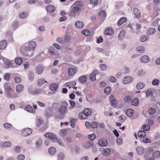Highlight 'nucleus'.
<instances>
[{
	"mask_svg": "<svg viewBox=\"0 0 160 160\" xmlns=\"http://www.w3.org/2000/svg\"><path fill=\"white\" fill-rule=\"evenodd\" d=\"M68 103L65 102H62L61 105L58 108V112L61 115H64L68 112Z\"/></svg>",
	"mask_w": 160,
	"mask_h": 160,
	"instance_id": "f257e3e1",
	"label": "nucleus"
},
{
	"mask_svg": "<svg viewBox=\"0 0 160 160\" xmlns=\"http://www.w3.org/2000/svg\"><path fill=\"white\" fill-rule=\"evenodd\" d=\"M44 136L46 138L51 140L53 142H56L57 140V137L56 135L51 133L48 132L46 133L44 135Z\"/></svg>",
	"mask_w": 160,
	"mask_h": 160,
	"instance_id": "f03ea898",
	"label": "nucleus"
},
{
	"mask_svg": "<svg viewBox=\"0 0 160 160\" xmlns=\"http://www.w3.org/2000/svg\"><path fill=\"white\" fill-rule=\"evenodd\" d=\"M80 10L79 8H77L73 6L71 8L70 12H68V15L72 17H75Z\"/></svg>",
	"mask_w": 160,
	"mask_h": 160,
	"instance_id": "7ed1b4c3",
	"label": "nucleus"
},
{
	"mask_svg": "<svg viewBox=\"0 0 160 160\" xmlns=\"http://www.w3.org/2000/svg\"><path fill=\"white\" fill-rule=\"evenodd\" d=\"M34 51V50L27 47L25 49L23 55L25 57H32L33 55Z\"/></svg>",
	"mask_w": 160,
	"mask_h": 160,
	"instance_id": "20e7f679",
	"label": "nucleus"
},
{
	"mask_svg": "<svg viewBox=\"0 0 160 160\" xmlns=\"http://www.w3.org/2000/svg\"><path fill=\"white\" fill-rule=\"evenodd\" d=\"M139 61L142 63H148L150 61V58L148 56L144 55L140 57Z\"/></svg>",
	"mask_w": 160,
	"mask_h": 160,
	"instance_id": "39448f33",
	"label": "nucleus"
},
{
	"mask_svg": "<svg viewBox=\"0 0 160 160\" xmlns=\"http://www.w3.org/2000/svg\"><path fill=\"white\" fill-rule=\"evenodd\" d=\"M32 132L31 129L28 128L23 129L22 132V135L24 136H27L30 134Z\"/></svg>",
	"mask_w": 160,
	"mask_h": 160,
	"instance_id": "423d86ee",
	"label": "nucleus"
},
{
	"mask_svg": "<svg viewBox=\"0 0 160 160\" xmlns=\"http://www.w3.org/2000/svg\"><path fill=\"white\" fill-rule=\"evenodd\" d=\"M133 78L129 76H127L124 77L122 80V83L125 84H128L132 82Z\"/></svg>",
	"mask_w": 160,
	"mask_h": 160,
	"instance_id": "0eeeda50",
	"label": "nucleus"
},
{
	"mask_svg": "<svg viewBox=\"0 0 160 160\" xmlns=\"http://www.w3.org/2000/svg\"><path fill=\"white\" fill-rule=\"evenodd\" d=\"M4 87L5 89V91L6 93V94L8 96L10 95V92H11L12 89L11 87L8 85V83H5L4 85Z\"/></svg>",
	"mask_w": 160,
	"mask_h": 160,
	"instance_id": "6e6552de",
	"label": "nucleus"
},
{
	"mask_svg": "<svg viewBox=\"0 0 160 160\" xmlns=\"http://www.w3.org/2000/svg\"><path fill=\"white\" fill-rule=\"evenodd\" d=\"M45 115L47 118H49L53 115L54 112L51 108H49L46 110Z\"/></svg>",
	"mask_w": 160,
	"mask_h": 160,
	"instance_id": "1a4fd4ad",
	"label": "nucleus"
},
{
	"mask_svg": "<svg viewBox=\"0 0 160 160\" xmlns=\"http://www.w3.org/2000/svg\"><path fill=\"white\" fill-rule=\"evenodd\" d=\"M44 70V67L41 65H39L36 67V72L38 74H41Z\"/></svg>",
	"mask_w": 160,
	"mask_h": 160,
	"instance_id": "9d476101",
	"label": "nucleus"
},
{
	"mask_svg": "<svg viewBox=\"0 0 160 160\" xmlns=\"http://www.w3.org/2000/svg\"><path fill=\"white\" fill-rule=\"evenodd\" d=\"M46 9L47 11L50 13L53 12L55 10V7L52 5H48L46 7Z\"/></svg>",
	"mask_w": 160,
	"mask_h": 160,
	"instance_id": "9b49d317",
	"label": "nucleus"
},
{
	"mask_svg": "<svg viewBox=\"0 0 160 160\" xmlns=\"http://www.w3.org/2000/svg\"><path fill=\"white\" fill-rule=\"evenodd\" d=\"M12 143L9 141L2 142L0 143V146L2 147H9L12 146Z\"/></svg>",
	"mask_w": 160,
	"mask_h": 160,
	"instance_id": "f8f14e48",
	"label": "nucleus"
},
{
	"mask_svg": "<svg viewBox=\"0 0 160 160\" xmlns=\"http://www.w3.org/2000/svg\"><path fill=\"white\" fill-rule=\"evenodd\" d=\"M7 45V42L5 40H2L0 42V49H4Z\"/></svg>",
	"mask_w": 160,
	"mask_h": 160,
	"instance_id": "ddd939ff",
	"label": "nucleus"
},
{
	"mask_svg": "<svg viewBox=\"0 0 160 160\" xmlns=\"http://www.w3.org/2000/svg\"><path fill=\"white\" fill-rule=\"evenodd\" d=\"M98 143L101 147H105L107 144V142L106 139H101L98 141Z\"/></svg>",
	"mask_w": 160,
	"mask_h": 160,
	"instance_id": "4468645a",
	"label": "nucleus"
},
{
	"mask_svg": "<svg viewBox=\"0 0 160 160\" xmlns=\"http://www.w3.org/2000/svg\"><path fill=\"white\" fill-rule=\"evenodd\" d=\"M36 43L35 42L31 41L29 42L28 47L27 48L34 51L35 48L36 47Z\"/></svg>",
	"mask_w": 160,
	"mask_h": 160,
	"instance_id": "2eb2a0df",
	"label": "nucleus"
},
{
	"mask_svg": "<svg viewBox=\"0 0 160 160\" xmlns=\"http://www.w3.org/2000/svg\"><path fill=\"white\" fill-rule=\"evenodd\" d=\"M75 25L77 28L80 29L83 28L84 25L83 23L80 21H77L75 23Z\"/></svg>",
	"mask_w": 160,
	"mask_h": 160,
	"instance_id": "dca6fc26",
	"label": "nucleus"
},
{
	"mask_svg": "<svg viewBox=\"0 0 160 160\" xmlns=\"http://www.w3.org/2000/svg\"><path fill=\"white\" fill-rule=\"evenodd\" d=\"M136 52L138 53H143L145 51V49L143 46H139L136 48Z\"/></svg>",
	"mask_w": 160,
	"mask_h": 160,
	"instance_id": "f3484780",
	"label": "nucleus"
},
{
	"mask_svg": "<svg viewBox=\"0 0 160 160\" xmlns=\"http://www.w3.org/2000/svg\"><path fill=\"white\" fill-rule=\"evenodd\" d=\"M133 11L135 17L137 18H139L141 16V14L139 10L137 8H135Z\"/></svg>",
	"mask_w": 160,
	"mask_h": 160,
	"instance_id": "a211bd4d",
	"label": "nucleus"
},
{
	"mask_svg": "<svg viewBox=\"0 0 160 160\" xmlns=\"http://www.w3.org/2000/svg\"><path fill=\"white\" fill-rule=\"evenodd\" d=\"M23 86L22 84L18 85L16 88V92L19 93L21 92L23 90Z\"/></svg>",
	"mask_w": 160,
	"mask_h": 160,
	"instance_id": "6ab92c4d",
	"label": "nucleus"
},
{
	"mask_svg": "<svg viewBox=\"0 0 160 160\" xmlns=\"http://www.w3.org/2000/svg\"><path fill=\"white\" fill-rule=\"evenodd\" d=\"M114 32L113 29L111 28H107L105 30L104 34L107 35H112Z\"/></svg>",
	"mask_w": 160,
	"mask_h": 160,
	"instance_id": "aec40b11",
	"label": "nucleus"
},
{
	"mask_svg": "<svg viewBox=\"0 0 160 160\" xmlns=\"http://www.w3.org/2000/svg\"><path fill=\"white\" fill-rule=\"evenodd\" d=\"M156 29L154 28H150L147 30V33L149 35H152L156 32Z\"/></svg>",
	"mask_w": 160,
	"mask_h": 160,
	"instance_id": "412c9836",
	"label": "nucleus"
},
{
	"mask_svg": "<svg viewBox=\"0 0 160 160\" xmlns=\"http://www.w3.org/2000/svg\"><path fill=\"white\" fill-rule=\"evenodd\" d=\"M131 103L132 105L137 106L138 104L139 100L136 98L132 99L131 101Z\"/></svg>",
	"mask_w": 160,
	"mask_h": 160,
	"instance_id": "4be33fe9",
	"label": "nucleus"
},
{
	"mask_svg": "<svg viewBox=\"0 0 160 160\" xmlns=\"http://www.w3.org/2000/svg\"><path fill=\"white\" fill-rule=\"evenodd\" d=\"M49 88L51 90L56 91L58 88V85L56 84L53 83L50 85Z\"/></svg>",
	"mask_w": 160,
	"mask_h": 160,
	"instance_id": "5701e85b",
	"label": "nucleus"
},
{
	"mask_svg": "<svg viewBox=\"0 0 160 160\" xmlns=\"http://www.w3.org/2000/svg\"><path fill=\"white\" fill-rule=\"evenodd\" d=\"M145 86V83L143 82H139L136 85V88L138 90L143 88Z\"/></svg>",
	"mask_w": 160,
	"mask_h": 160,
	"instance_id": "b1692460",
	"label": "nucleus"
},
{
	"mask_svg": "<svg viewBox=\"0 0 160 160\" xmlns=\"http://www.w3.org/2000/svg\"><path fill=\"white\" fill-rule=\"evenodd\" d=\"M26 110L29 112H32V113H35V111L34 110L32 107L29 105H28L25 108Z\"/></svg>",
	"mask_w": 160,
	"mask_h": 160,
	"instance_id": "393cba45",
	"label": "nucleus"
},
{
	"mask_svg": "<svg viewBox=\"0 0 160 160\" xmlns=\"http://www.w3.org/2000/svg\"><path fill=\"white\" fill-rule=\"evenodd\" d=\"M68 72L69 75L72 76L75 74L76 72L77 71L76 69L71 68L68 69Z\"/></svg>",
	"mask_w": 160,
	"mask_h": 160,
	"instance_id": "a878e982",
	"label": "nucleus"
},
{
	"mask_svg": "<svg viewBox=\"0 0 160 160\" xmlns=\"http://www.w3.org/2000/svg\"><path fill=\"white\" fill-rule=\"evenodd\" d=\"M28 15V12H21L19 13V17L23 19L26 18Z\"/></svg>",
	"mask_w": 160,
	"mask_h": 160,
	"instance_id": "bb28decb",
	"label": "nucleus"
},
{
	"mask_svg": "<svg viewBox=\"0 0 160 160\" xmlns=\"http://www.w3.org/2000/svg\"><path fill=\"white\" fill-rule=\"evenodd\" d=\"M83 111L80 113L78 115L79 118L81 119H86L88 117Z\"/></svg>",
	"mask_w": 160,
	"mask_h": 160,
	"instance_id": "cd10ccee",
	"label": "nucleus"
},
{
	"mask_svg": "<svg viewBox=\"0 0 160 160\" xmlns=\"http://www.w3.org/2000/svg\"><path fill=\"white\" fill-rule=\"evenodd\" d=\"M134 113V110L132 109H128L127 110L126 112L127 116L128 117L132 116Z\"/></svg>",
	"mask_w": 160,
	"mask_h": 160,
	"instance_id": "c85d7f7f",
	"label": "nucleus"
},
{
	"mask_svg": "<svg viewBox=\"0 0 160 160\" xmlns=\"http://www.w3.org/2000/svg\"><path fill=\"white\" fill-rule=\"evenodd\" d=\"M92 143V142L91 141L88 142L87 143L83 144V147L85 149H87L91 146Z\"/></svg>",
	"mask_w": 160,
	"mask_h": 160,
	"instance_id": "c756f323",
	"label": "nucleus"
},
{
	"mask_svg": "<svg viewBox=\"0 0 160 160\" xmlns=\"http://www.w3.org/2000/svg\"><path fill=\"white\" fill-rule=\"evenodd\" d=\"M137 153L139 155H142L143 153L144 150L143 148L141 147H138L136 148Z\"/></svg>",
	"mask_w": 160,
	"mask_h": 160,
	"instance_id": "7c9ffc66",
	"label": "nucleus"
},
{
	"mask_svg": "<svg viewBox=\"0 0 160 160\" xmlns=\"http://www.w3.org/2000/svg\"><path fill=\"white\" fill-rule=\"evenodd\" d=\"M48 152L50 154L53 155L56 153V149L55 148L51 147L49 148Z\"/></svg>",
	"mask_w": 160,
	"mask_h": 160,
	"instance_id": "2f4dec72",
	"label": "nucleus"
},
{
	"mask_svg": "<svg viewBox=\"0 0 160 160\" xmlns=\"http://www.w3.org/2000/svg\"><path fill=\"white\" fill-rule=\"evenodd\" d=\"M109 100L110 101V104L113 107H115L116 106V102L114 98L112 96H110Z\"/></svg>",
	"mask_w": 160,
	"mask_h": 160,
	"instance_id": "473e14b6",
	"label": "nucleus"
},
{
	"mask_svg": "<svg viewBox=\"0 0 160 160\" xmlns=\"http://www.w3.org/2000/svg\"><path fill=\"white\" fill-rule=\"evenodd\" d=\"M153 158H158L160 156V152L159 151H155L152 154Z\"/></svg>",
	"mask_w": 160,
	"mask_h": 160,
	"instance_id": "72a5a7b5",
	"label": "nucleus"
},
{
	"mask_svg": "<svg viewBox=\"0 0 160 160\" xmlns=\"http://www.w3.org/2000/svg\"><path fill=\"white\" fill-rule=\"evenodd\" d=\"M127 21V19L125 17H123L121 18L118 22L117 24L118 26H120L124 22Z\"/></svg>",
	"mask_w": 160,
	"mask_h": 160,
	"instance_id": "f704fd0d",
	"label": "nucleus"
},
{
	"mask_svg": "<svg viewBox=\"0 0 160 160\" xmlns=\"http://www.w3.org/2000/svg\"><path fill=\"white\" fill-rule=\"evenodd\" d=\"M42 144V140L40 139H38L36 142V147L37 148H39L41 147Z\"/></svg>",
	"mask_w": 160,
	"mask_h": 160,
	"instance_id": "c9c22d12",
	"label": "nucleus"
},
{
	"mask_svg": "<svg viewBox=\"0 0 160 160\" xmlns=\"http://www.w3.org/2000/svg\"><path fill=\"white\" fill-rule=\"evenodd\" d=\"M126 33V31L124 30H122L118 35V38L119 40L123 38L124 35Z\"/></svg>",
	"mask_w": 160,
	"mask_h": 160,
	"instance_id": "e433bc0d",
	"label": "nucleus"
},
{
	"mask_svg": "<svg viewBox=\"0 0 160 160\" xmlns=\"http://www.w3.org/2000/svg\"><path fill=\"white\" fill-rule=\"evenodd\" d=\"M82 2L81 1H78L76 2L74 4V7H77V8H79V10H80L81 8L82 7Z\"/></svg>",
	"mask_w": 160,
	"mask_h": 160,
	"instance_id": "4c0bfd02",
	"label": "nucleus"
},
{
	"mask_svg": "<svg viewBox=\"0 0 160 160\" xmlns=\"http://www.w3.org/2000/svg\"><path fill=\"white\" fill-rule=\"evenodd\" d=\"M87 80V78L84 75H82L79 78V81L82 83H85Z\"/></svg>",
	"mask_w": 160,
	"mask_h": 160,
	"instance_id": "58836bf2",
	"label": "nucleus"
},
{
	"mask_svg": "<svg viewBox=\"0 0 160 160\" xmlns=\"http://www.w3.org/2000/svg\"><path fill=\"white\" fill-rule=\"evenodd\" d=\"M3 61V62L7 65V68L11 67L12 63L9 60H8L7 58H4Z\"/></svg>",
	"mask_w": 160,
	"mask_h": 160,
	"instance_id": "ea45409f",
	"label": "nucleus"
},
{
	"mask_svg": "<svg viewBox=\"0 0 160 160\" xmlns=\"http://www.w3.org/2000/svg\"><path fill=\"white\" fill-rule=\"evenodd\" d=\"M57 158L58 160H63L65 158V155L63 153H59L58 154Z\"/></svg>",
	"mask_w": 160,
	"mask_h": 160,
	"instance_id": "a19ab883",
	"label": "nucleus"
},
{
	"mask_svg": "<svg viewBox=\"0 0 160 160\" xmlns=\"http://www.w3.org/2000/svg\"><path fill=\"white\" fill-rule=\"evenodd\" d=\"M146 97L148 98H150L152 96V91L150 89L148 90L146 92Z\"/></svg>",
	"mask_w": 160,
	"mask_h": 160,
	"instance_id": "79ce46f5",
	"label": "nucleus"
},
{
	"mask_svg": "<svg viewBox=\"0 0 160 160\" xmlns=\"http://www.w3.org/2000/svg\"><path fill=\"white\" fill-rule=\"evenodd\" d=\"M89 78L92 81L96 80V74L94 72H92L89 76Z\"/></svg>",
	"mask_w": 160,
	"mask_h": 160,
	"instance_id": "37998d69",
	"label": "nucleus"
},
{
	"mask_svg": "<svg viewBox=\"0 0 160 160\" xmlns=\"http://www.w3.org/2000/svg\"><path fill=\"white\" fill-rule=\"evenodd\" d=\"M83 112L85 113V114H86L87 117L91 115V111L90 109L87 108H85L83 110Z\"/></svg>",
	"mask_w": 160,
	"mask_h": 160,
	"instance_id": "c03bdc74",
	"label": "nucleus"
},
{
	"mask_svg": "<svg viewBox=\"0 0 160 160\" xmlns=\"http://www.w3.org/2000/svg\"><path fill=\"white\" fill-rule=\"evenodd\" d=\"M138 136L140 138H142L146 135V132L144 131H140L138 133Z\"/></svg>",
	"mask_w": 160,
	"mask_h": 160,
	"instance_id": "a18cd8bd",
	"label": "nucleus"
},
{
	"mask_svg": "<svg viewBox=\"0 0 160 160\" xmlns=\"http://www.w3.org/2000/svg\"><path fill=\"white\" fill-rule=\"evenodd\" d=\"M47 81H45L43 78L40 79L38 81V84L41 86L43 84L44 82H46Z\"/></svg>",
	"mask_w": 160,
	"mask_h": 160,
	"instance_id": "49530a36",
	"label": "nucleus"
},
{
	"mask_svg": "<svg viewBox=\"0 0 160 160\" xmlns=\"http://www.w3.org/2000/svg\"><path fill=\"white\" fill-rule=\"evenodd\" d=\"M15 62L17 64L20 65L22 63V60L21 58L18 57L15 59Z\"/></svg>",
	"mask_w": 160,
	"mask_h": 160,
	"instance_id": "de8ad7c7",
	"label": "nucleus"
},
{
	"mask_svg": "<svg viewBox=\"0 0 160 160\" xmlns=\"http://www.w3.org/2000/svg\"><path fill=\"white\" fill-rule=\"evenodd\" d=\"M110 150L108 148H106L104 149L103 151L102 152V154L103 155L107 156L110 153Z\"/></svg>",
	"mask_w": 160,
	"mask_h": 160,
	"instance_id": "09e8293b",
	"label": "nucleus"
},
{
	"mask_svg": "<svg viewBox=\"0 0 160 160\" xmlns=\"http://www.w3.org/2000/svg\"><path fill=\"white\" fill-rule=\"evenodd\" d=\"M43 123V120L41 119H38L36 121V125L37 126H39Z\"/></svg>",
	"mask_w": 160,
	"mask_h": 160,
	"instance_id": "8fccbe9b",
	"label": "nucleus"
},
{
	"mask_svg": "<svg viewBox=\"0 0 160 160\" xmlns=\"http://www.w3.org/2000/svg\"><path fill=\"white\" fill-rule=\"evenodd\" d=\"M34 77V73L32 71H30L28 73V78L31 81L33 80Z\"/></svg>",
	"mask_w": 160,
	"mask_h": 160,
	"instance_id": "3c124183",
	"label": "nucleus"
},
{
	"mask_svg": "<svg viewBox=\"0 0 160 160\" xmlns=\"http://www.w3.org/2000/svg\"><path fill=\"white\" fill-rule=\"evenodd\" d=\"M66 86L69 87V88H70L71 87H72L73 85H75L76 84V83L75 81H72L70 82H69L68 83H66Z\"/></svg>",
	"mask_w": 160,
	"mask_h": 160,
	"instance_id": "603ef678",
	"label": "nucleus"
},
{
	"mask_svg": "<svg viewBox=\"0 0 160 160\" xmlns=\"http://www.w3.org/2000/svg\"><path fill=\"white\" fill-rule=\"evenodd\" d=\"M145 72L142 70H140L138 71L137 74L138 76H142L145 75Z\"/></svg>",
	"mask_w": 160,
	"mask_h": 160,
	"instance_id": "864d4df0",
	"label": "nucleus"
},
{
	"mask_svg": "<svg viewBox=\"0 0 160 160\" xmlns=\"http://www.w3.org/2000/svg\"><path fill=\"white\" fill-rule=\"evenodd\" d=\"M159 80L158 79H154L152 82V84L153 85H157L159 84Z\"/></svg>",
	"mask_w": 160,
	"mask_h": 160,
	"instance_id": "5fc2aeb1",
	"label": "nucleus"
},
{
	"mask_svg": "<svg viewBox=\"0 0 160 160\" xmlns=\"http://www.w3.org/2000/svg\"><path fill=\"white\" fill-rule=\"evenodd\" d=\"M69 102L71 106V107H69V109L70 110H72L73 109V107L75 106V103L73 101H72L70 100H69Z\"/></svg>",
	"mask_w": 160,
	"mask_h": 160,
	"instance_id": "6e6d98bb",
	"label": "nucleus"
},
{
	"mask_svg": "<svg viewBox=\"0 0 160 160\" xmlns=\"http://www.w3.org/2000/svg\"><path fill=\"white\" fill-rule=\"evenodd\" d=\"M98 126V123L95 122H92L90 124V127L93 128H97Z\"/></svg>",
	"mask_w": 160,
	"mask_h": 160,
	"instance_id": "4d7b16f0",
	"label": "nucleus"
},
{
	"mask_svg": "<svg viewBox=\"0 0 160 160\" xmlns=\"http://www.w3.org/2000/svg\"><path fill=\"white\" fill-rule=\"evenodd\" d=\"M148 112L149 114L152 115L155 113L156 111L155 109L151 108L148 109Z\"/></svg>",
	"mask_w": 160,
	"mask_h": 160,
	"instance_id": "13d9d810",
	"label": "nucleus"
},
{
	"mask_svg": "<svg viewBox=\"0 0 160 160\" xmlns=\"http://www.w3.org/2000/svg\"><path fill=\"white\" fill-rule=\"evenodd\" d=\"M100 69L102 71H105L107 69V66L106 65L101 64L100 65Z\"/></svg>",
	"mask_w": 160,
	"mask_h": 160,
	"instance_id": "bf43d9fd",
	"label": "nucleus"
},
{
	"mask_svg": "<svg viewBox=\"0 0 160 160\" xmlns=\"http://www.w3.org/2000/svg\"><path fill=\"white\" fill-rule=\"evenodd\" d=\"M57 41L60 44H62L64 43V41L63 40V38H58L57 39Z\"/></svg>",
	"mask_w": 160,
	"mask_h": 160,
	"instance_id": "052dcab7",
	"label": "nucleus"
},
{
	"mask_svg": "<svg viewBox=\"0 0 160 160\" xmlns=\"http://www.w3.org/2000/svg\"><path fill=\"white\" fill-rule=\"evenodd\" d=\"M99 15L102 18H104L106 16V14L104 11L102 10L99 13Z\"/></svg>",
	"mask_w": 160,
	"mask_h": 160,
	"instance_id": "680f3d73",
	"label": "nucleus"
},
{
	"mask_svg": "<svg viewBox=\"0 0 160 160\" xmlns=\"http://www.w3.org/2000/svg\"><path fill=\"white\" fill-rule=\"evenodd\" d=\"M88 138L91 140H93L96 138V135L94 134L89 135L88 136Z\"/></svg>",
	"mask_w": 160,
	"mask_h": 160,
	"instance_id": "e2e57ef3",
	"label": "nucleus"
},
{
	"mask_svg": "<svg viewBox=\"0 0 160 160\" xmlns=\"http://www.w3.org/2000/svg\"><path fill=\"white\" fill-rule=\"evenodd\" d=\"M60 134L62 136H64L67 134V131L65 130L62 129L60 132Z\"/></svg>",
	"mask_w": 160,
	"mask_h": 160,
	"instance_id": "0e129e2a",
	"label": "nucleus"
},
{
	"mask_svg": "<svg viewBox=\"0 0 160 160\" xmlns=\"http://www.w3.org/2000/svg\"><path fill=\"white\" fill-rule=\"evenodd\" d=\"M98 3L97 0H90V4H92L93 6L97 5Z\"/></svg>",
	"mask_w": 160,
	"mask_h": 160,
	"instance_id": "69168bd1",
	"label": "nucleus"
},
{
	"mask_svg": "<svg viewBox=\"0 0 160 160\" xmlns=\"http://www.w3.org/2000/svg\"><path fill=\"white\" fill-rule=\"evenodd\" d=\"M82 34L86 36H88L89 35L90 32L89 30L86 29L82 32Z\"/></svg>",
	"mask_w": 160,
	"mask_h": 160,
	"instance_id": "338daca9",
	"label": "nucleus"
},
{
	"mask_svg": "<svg viewBox=\"0 0 160 160\" xmlns=\"http://www.w3.org/2000/svg\"><path fill=\"white\" fill-rule=\"evenodd\" d=\"M25 158V156L23 154H20L17 157V160H23Z\"/></svg>",
	"mask_w": 160,
	"mask_h": 160,
	"instance_id": "774afa93",
	"label": "nucleus"
}]
</instances>
